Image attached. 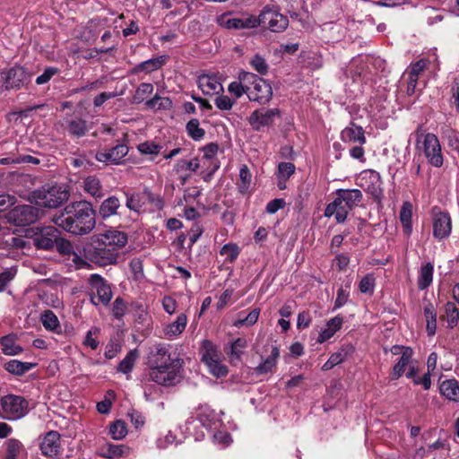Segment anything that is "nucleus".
<instances>
[{
  "instance_id": "obj_19",
  "label": "nucleus",
  "mask_w": 459,
  "mask_h": 459,
  "mask_svg": "<svg viewBox=\"0 0 459 459\" xmlns=\"http://www.w3.org/2000/svg\"><path fill=\"white\" fill-rule=\"evenodd\" d=\"M198 87L205 95L219 93L223 90L221 83L215 76L203 74L198 77Z\"/></svg>"
},
{
  "instance_id": "obj_47",
  "label": "nucleus",
  "mask_w": 459,
  "mask_h": 459,
  "mask_svg": "<svg viewBox=\"0 0 459 459\" xmlns=\"http://www.w3.org/2000/svg\"><path fill=\"white\" fill-rule=\"evenodd\" d=\"M240 249L235 243L225 244L221 251L220 255L225 256V260L230 263H233L238 256Z\"/></svg>"
},
{
  "instance_id": "obj_43",
  "label": "nucleus",
  "mask_w": 459,
  "mask_h": 459,
  "mask_svg": "<svg viewBox=\"0 0 459 459\" xmlns=\"http://www.w3.org/2000/svg\"><path fill=\"white\" fill-rule=\"evenodd\" d=\"M288 18L280 13L267 24L271 31L277 33L284 31L288 28Z\"/></svg>"
},
{
  "instance_id": "obj_44",
  "label": "nucleus",
  "mask_w": 459,
  "mask_h": 459,
  "mask_svg": "<svg viewBox=\"0 0 459 459\" xmlns=\"http://www.w3.org/2000/svg\"><path fill=\"white\" fill-rule=\"evenodd\" d=\"M109 434L113 439H123L127 434L126 423L121 420L114 421L109 426Z\"/></svg>"
},
{
  "instance_id": "obj_27",
  "label": "nucleus",
  "mask_w": 459,
  "mask_h": 459,
  "mask_svg": "<svg viewBox=\"0 0 459 459\" xmlns=\"http://www.w3.org/2000/svg\"><path fill=\"white\" fill-rule=\"evenodd\" d=\"M440 320H446L447 328H455L459 322V310L454 302L448 301L444 306V314L440 316Z\"/></svg>"
},
{
  "instance_id": "obj_16",
  "label": "nucleus",
  "mask_w": 459,
  "mask_h": 459,
  "mask_svg": "<svg viewBox=\"0 0 459 459\" xmlns=\"http://www.w3.org/2000/svg\"><path fill=\"white\" fill-rule=\"evenodd\" d=\"M349 212L344 206V202L335 195L334 199L326 205L324 215L327 218L334 216L337 223H343L346 221Z\"/></svg>"
},
{
  "instance_id": "obj_40",
  "label": "nucleus",
  "mask_w": 459,
  "mask_h": 459,
  "mask_svg": "<svg viewBox=\"0 0 459 459\" xmlns=\"http://www.w3.org/2000/svg\"><path fill=\"white\" fill-rule=\"evenodd\" d=\"M186 130L187 134L195 141H200L205 134V131L200 127L197 118L190 119L186 126Z\"/></svg>"
},
{
  "instance_id": "obj_28",
  "label": "nucleus",
  "mask_w": 459,
  "mask_h": 459,
  "mask_svg": "<svg viewBox=\"0 0 459 459\" xmlns=\"http://www.w3.org/2000/svg\"><path fill=\"white\" fill-rule=\"evenodd\" d=\"M24 446L22 442L16 438H9L4 442V459H20Z\"/></svg>"
},
{
  "instance_id": "obj_13",
  "label": "nucleus",
  "mask_w": 459,
  "mask_h": 459,
  "mask_svg": "<svg viewBox=\"0 0 459 459\" xmlns=\"http://www.w3.org/2000/svg\"><path fill=\"white\" fill-rule=\"evenodd\" d=\"M89 284L96 290L99 302L103 305H108L113 293L110 284L101 275L94 273L89 277Z\"/></svg>"
},
{
  "instance_id": "obj_17",
  "label": "nucleus",
  "mask_w": 459,
  "mask_h": 459,
  "mask_svg": "<svg viewBox=\"0 0 459 459\" xmlns=\"http://www.w3.org/2000/svg\"><path fill=\"white\" fill-rule=\"evenodd\" d=\"M335 195L344 202V206L349 210L352 211L363 199L362 192L359 189H342L339 188L335 191Z\"/></svg>"
},
{
  "instance_id": "obj_6",
  "label": "nucleus",
  "mask_w": 459,
  "mask_h": 459,
  "mask_svg": "<svg viewBox=\"0 0 459 459\" xmlns=\"http://www.w3.org/2000/svg\"><path fill=\"white\" fill-rule=\"evenodd\" d=\"M0 405L3 418L14 420L25 416L29 411V402L22 396L7 394L1 398Z\"/></svg>"
},
{
  "instance_id": "obj_11",
  "label": "nucleus",
  "mask_w": 459,
  "mask_h": 459,
  "mask_svg": "<svg viewBox=\"0 0 459 459\" xmlns=\"http://www.w3.org/2000/svg\"><path fill=\"white\" fill-rule=\"evenodd\" d=\"M276 117H280L278 108L256 109L251 113L248 122L254 130L260 131L262 127L272 126Z\"/></svg>"
},
{
  "instance_id": "obj_26",
  "label": "nucleus",
  "mask_w": 459,
  "mask_h": 459,
  "mask_svg": "<svg viewBox=\"0 0 459 459\" xmlns=\"http://www.w3.org/2000/svg\"><path fill=\"white\" fill-rule=\"evenodd\" d=\"M83 190L94 198L104 196V190L96 176H89L83 180Z\"/></svg>"
},
{
  "instance_id": "obj_5",
  "label": "nucleus",
  "mask_w": 459,
  "mask_h": 459,
  "mask_svg": "<svg viewBox=\"0 0 459 459\" xmlns=\"http://www.w3.org/2000/svg\"><path fill=\"white\" fill-rule=\"evenodd\" d=\"M242 80L248 84L247 97L250 101L264 105L271 100L273 89L266 80L250 72L248 74H244Z\"/></svg>"
},
{
  "instance_id": "obj_18",
  "label": "nucleus",
  "mask_w": 459,
  "mask_h": 459,
  "mask_svg": "<svg viewBox=\"0 0 459 459\" xmlns=\"http://www.w3.org/2000/svg\"><path fill=\"white\" fill-rule=\"evenodd\" d=\"M341 139L344 143H358L360 145L366 143L362 126H357L353 122L341 132Z\"/></svg>"
},
{
  "instance_id": "obj_41",
  "label": "nucleus",
  "mask_w": 459,
  "mask_h": 459,
  "mask_svg": "<svg viewBox=\"0 0 459 459\" xmlns=\"http://www.w3.org/2000/svg\"><path fill=\"white\" fill-rule=\"evenodd\" d=\"M204 352L202 354V361L208 365L212 360L219 359V354L216 350V347L213 343L209 340H204L203 342Z\"/></svg>"
},
{
  "instance_id": "obj_15",
  "label": "nucleus",
  "mask_w": 459,
  "mask_h": 459,
  "mask_svg": "<svg viewBox=\"0 0 459 459\" xmlns=\"http://www.w3.org/2000/svg\"><path fill=\"white\" fill-rule=\"evenodd\" d=\"M452 230L451 218L447 212H439L434 213L433 235L436 238L443 239L447 238Z\"/></svg>"
},
{
  "instance_id": "obj_48",
  "label": "nucleus",
  "mask_w": 459,
  "mask_h": 459,
  "mask_svg": "<svg viewBox=\"0 0 459 459\" xmlns=\"http://www.w3.org/2000/svg\"><path fill=\"white\" fill-rule=\"evenodd\" d=\"M41 323L47 330L54 331L59 326L57 316L49 309L41 315Z\"/></svg>"
},
{
  "instance_id": "obj_51",
  "label": "nucleus",
  "mask_w": 459,
  "mask_h": 459,
  "mask_svg": "<svg viewBox=\"0 0 459 459\" xmlns=\"http://www.w3.org/2000/svg\"><path fill=\"white\" fill-rule=\"evenodd\" d=\"M279 13V11L275 8L266 5L263 8L260 14L257 16L259 20V25H267L275 15Z\"/></svg>"
},
{
  "instance_id": "obj_59",
  "label": "nucleus",
  "mask_w": 459,
  "mask_h": 459,
  "mask_svg": "<svg viewBox=\"0 0 459 459\" xmlns=\"http://www.w3.org/2000/svg\"><path fill=\"white\" fill-rule=\"evenodd\" d=\"M126 310V304L125 300L122 298L117 297L115 299V301L113 302V308H112L113 316L117 319H121L125 316Z\"/></svg>"
},
{
  "instance_id": "obj_53",
  "label": "nucleus",
  "mask_w": 459,
  "mask_h": 459,
  "mask_svg": "<svg viewBox=\"0 0 459 459\" xmlns=\"http://www.w3.org/2000/svg\"><path fill=\"white\" fill-rule=\"evenodd\" d=\"M375 281V277L372 273H368L364 276L359 284L360 292L372 294L374 292Z\"/></svg>"
},
{
  "instance_id": "obj_3",
  "label": "nucleus",
  "mask_w": 459,
  "mask_h": 459,
  "mask_svg": "<svg viewBox=\"0 0 459 459\" xmlns=\"http://www.w3.org/2000/svg\"><path fill=\"white\" fill-rule=\"evenodd\" d=\"M52 222L63 230L75 236L87 235L95 228V211L87 201L73 202L56 212Z\"/></svg>"
},
{
  "instance_id": "obj_25",
  "label": "nucleus",
  "mask_w": 459,
  "mask_h": 459,
  "mask_svg": "<svg viewBox=\"0 0 459 459\" xmlns=\"http://www.w3.org/2000/svg\"><path fill=\"white\" fill-rule=\"evenodd\" d=\"M412 204L406 201L403 202L399 214V219L403 226V231L406 236H410L412 231L411 224Z\"/></svg>"
},
{
  "instance_id": "obj_42",
  "label": "nucleus",
  "mask_w": 459,
  "mask_h": 459,
  "mask_svg": "<svg viewBox=\"0 0 459 459\" xmlns=\"http://www.w3.org/2000/svg\"><path fill=\"white\" fill-rule=\"evenodd\" d=\"M239 179L238 191L241 194H246L251 185L252 175L247 165H242L239 169Z\"/></svg>"
},
{
  "instance_id": "obj_37",
  "label": "nucleus",
  "mask_w": 459,
  "mask_h": 459,
  "mask_svg": "<svg viewBox=\"0 0 459 459\" xmlns=\"http://www.w3.org/2000/svg\"><path fill=\"white\" fill-rule=\"evenodd\" d=\"M424 316L427 321V333L429 336H433L437 330V312L432 304H429L424 307Z\"/></svg>"
},
{
  "instance_id": "obj_52",
  "label": "nucleus",
  "mask_w": 459,
  "mask_h": 459,
  "mask_svg": "<svg viewBox=\"0 0 459 459\" xmlns=\"http://www.w3.org/2000/svg\"><path fill=\"white\" fill-rule=\"evenodd\" d=\"M108 152L112 155V164H119L122 159L128 153V147L126 144H117Z\"/></svg>"
},
{
  "instance_id": "obj_50",
  "label": "nucleus",
  "mask_w": 459,
  "mask_h": 459,
  "mask_svg": "<svg viewBox=\"0 0 459 459\" xmlns=\"http://www.w3.org/2000/svg\"><path fill=\"white\" fill-rule=\"evenodd\" d=\"M259 315L260 309L254 308L245 317L239 316V318L233 323V325L236 327H240L243 325H253L257 322Z\"/></svg>"
},
{
  "instance_id": "obj_60",
  "label": "nucleus",
  "mask_w": 459,
  "mask_h": 459,
  "mask_svg": "<svg viewBox=\"0 0 459 459\" xmlns=\"http://www.w3.org/2000/svg\"><path fill=\"white\" fill-rule=\"evenodd\" d=\"M428 65V60L426 59H420L414 64L411 65V70L409 71L408 74L409 77H413L415 79L419 80V75L427 68Z\"/></svg>"
},
{
  "instance_id": "obj_31",
  "label": "nucleus",
  "mask_w": 459,
  "mask_h": 459,
  "mask_svg": "<svg viewBox=\"0 0 459 459\" xmlns=\"http://www.w3.org/2000/svg\"><path fill=\"white\" fill-rule=\"evenodd\" d=\"M433 272L434 266L431 263H427L421 266L417 281L419 290H423L431 284L433 280Z\"/></svg>"
},
{
  "instance_id": "obj_45",
  "label": "nucleus",
  "mask_w": 459,
  "mask_h": 459,
  "mask_svg": "<svg viewBox=\"0 0 459 459\" xmlns=\"http://www.w3.org/2000/svg\"><path fill=\"white\" fill-rule=\"evenodd\" d=\"M354 351V347L351 343L344 344L341 347V349L333 353L329 359L333 362V364L338 365L343 362L346 358L351 355Z\"/></svg>"
},
{
  "instance_id": "obj_12",
  "label": "nucleus",
  "mask_w": 459,
  "mask_h": 459,
  "mask_svg": "<svg viewBox=\"0 0 459 459\" xmlns=\"http://www.w3.org/2000/svg\"><path fill=\"white\" fill-rule=\"evenodd\" d=\"M60 232L55 227H46L32 238L37 249L50 250L58 240Z\"/></svg>"
},
{
  "instance_id": "obj_29",
  "label": "nucleus",
  "mask_w": 459,
  "mask_h": 459,
  "mask_svg": "<svg viewBox=\"0 0 459 459\" xmlns=\"http://www.w3.org/2000/svg\"><path fill=\"white\" fill-rule=\"evenodd\" d=\"M0 243L4 245V247L12 250H22L30 246V242L27 241L23 237L17 236L14 234L5 235Z\"/></svg>"
},
{
  "instance_id": "obj_21",
  "label": "nucleus",
  "mask_w": 459,
  "mask_h": 459,
  "mask_svg": "<svg viewBox=\"0 0 459 459\" xmlns=\"http://www.w3.org/2000/svg\"><path fill=\"white\" fill-rule=\"evenodd\" d=\"M413 355L412 349H406L403 352V356L400 357L398 361L394 364L391 372V379H399L405 372L406 368L410 365Z\"/></svg>"
},
{
  "instance_id": "obj_36",
  "label": "nucleus",
  "mask_w": 459,
  "mask_h": 459,
  "mask_svg": "<svg viewBox=\"0 0 459 459\" xmlns=\"http://www.w3.org/2000/svg\"><path fill=\"white\" fill-rule=\"evenodd\" d=\"M244 74H248V72H240L238 74V82H232L228 87V91L233 94L236 99L240 98L244 93L247 95L248 84H246L242 80Z\"/></svg>"
},
{
  "instance_id": "obj_33",
  "label": "nucleus",
  "mask_w": 459,
  "mask_h": 459,
  "mask_svg": "<svg viewBox=\"0 0 459 459\" xmlns=\"http://www.w3.org/2000/svg\"><path fill=\"white\" fill-rule=\"evenodd\" d=\"M280 356V351L277 346H273L271 354L269 357L262 362L260 365H258L255 368V372L257 374H264L272 370V368L275 366L277 359Z\"/></svg>"
},
{
  "instance_id": "obj_4",
  "label": "nucleus",
  "mask_w": 459,
  "mask_h": 459,
  "mask_svg": "<svg viewBox=\"0 0 459 459\" xmlns=\"http://www.w3.org/2000/svg\"><path fill=\"white\" fill-rule=\"evenodd\" d=\"M16 193L30 203L47 208H57L70 196L67 187L62 185L43 186L34 191L16 190Z\"/></svg>"
},
{
  "instance_id": "obj_54",
  "label": "nucleus",
  "mask_w": 459,
  "mask_h": 459,
  "mask_svg": "<svg viewBox=\"0 0 459 459\" xmlns=\"http://www.w3.org/2000/svg\"><path fill=\"white\" fill-rule=\"evenodd\" d=\"M207 367L209 368L210 373L217 377H222L227 376L229 369L226 365L220 362L219 359H216L210 362Z\"/></svg>"
},
{
  "instance_id": "obj_63",
  "label": "nucleus",
  "mask_w": 459,
  "mask_h": 459,
  "mask_svg": "<svg viewBox=\"0 0 459 459\" xmlns=\"http://www.w3.org/2000/svg\"><path fill=\"white\" fill-rule=\"evenodd\" d=\"M129 450L125 445H108L107 449V456L109 458L122 456Z\"/></svg>"
},
{
  "instance_id": "obj_46",
  "label": "nucleus",
  "mask_w": 459,
  "mask_h": 459,
  "mask_svg": "<svg viewBox=\"0 0 459 459\" xmlns=\"http://www.w3.org/2000/svg\"><path fill=\"white\" fill-rule=\"evenodd\" d=\"M153 85L149 82H142L139 84L133 97L134 103H142L145 98L153 91Z\"/></svg>"
},
{
  "instance_id": "obj_64",
  "label": "nucleus",
  "mask_w": 459,
  "mask_h": 459,
  "mask_svg": "<svg viewBox=\"0 0 459 459\" xmlns=\"http://www.w3.org/2000/svg\"><path fill=\"white\" fill-rule=\"evenodd\" d=\"M236 100H232L229 96L221 95L218 96L214 103L216 107L221 110H230L235 104Z\"/></svg>"
},
{
  "instance_id": "obj_20",
  "label": "nucleus",
  "mask_w": 459,
  "mask_h": 459,
  "mask_svg": "<svg viewBox=\"0 0 459 459\" xmlns=\"http://www.w3.org/2000/svg\"><path fill=\"white\" fill-rule=\"evenodd\" d=\"M17 335L10 333L0 338L2 351L7 356H15L23 351V348L17 344Z\"/></svg>"
},
{
  "instance_id": "obj_49",
  "label": "nucleus",
  "mask_w": 459,
  "mask_h": 459,
  "mask_svg": "<svg viewBox=\"0 0 459 459\" xmlns=\"http://www.w3.org/2000/svg\"><path fill=\"white\" fill-rule=\"evenodd\" d=\"M14 163H31V164H39L40 160L33 157L31 155H21L16 158L13 157H6L0 159V164L3 165H9V164H14Z\"/></svg>"
},
{
  "instance_id": "obj_24",
  "label": "nucleus",
  "mask_w": 459,
  "mask_h": 459,
  "mask_svg": "<svg viewBox=\"0 0 459 459\" xmlns=\"http://www.w3.org/2000/svg\"><path fill=\"white\" fill-rule=\"evenodd\" d=\"M36 366V363L11 359L4 364V368L10 374L20 377L23 376Z\"/></svg>"
},
{
  "instance_id": "obj_23",
  "label": "nucleus",
  "mask_w": 459,
  "mask_h": 459,
  "mask_svg": "<svg viewBox=\"0 0 459 459\" xmlns=\"http://www.w3.org/2000/svg\"><path fill=\"white\" fill-rule=\"evenodd\" d=\"M167 56H160L155 58H151L149 60L143 61L140 64H138L133 69L134 74H137L140 72H144L146 74L152 73L153 71H156L160 69L161 66H163L166 64Z\"/></svg>"
},
{
  "instance_id": "obj_57",
  "label": "nucleus",
  "mask_w": 459,
  "mask_h": 459,
  "mask_svg": "<svg viewBox=\"0 0 459 459\" xmlns=\"http://www.w3.org/2000/svg\"><path fill=\"white\" fill-rule=\"evenodd\" d=\"M295 172V165L291 162H281L278 165V178L286 181Z\"/></svg>"
},
{
  "instance_id": "obj_35",
  "label": "nucleus",
  "mask_w": 459,
  "mask_h": 459,
  "mask_svg": "<svg viewBox=\"0 0 459 459\" xmlns=\"http://www.w3.org/2000/svg\"><path fill=\"white\" fill-rule=\"evenodd\" d=\"M66 129L70 134L76 137H82L86 134V121L82 118H75L67 121Z\"/></svg>"
},
{
  "instance_id": "obj_55",
  "label": "nucleus",
  "mask_w": 459,
  "mask_h": 459,
  "mask_svg": "<svg viewBox=\"0 0 459 459\" xmlns=\"http://www.w3.org/2000/svg\"><path fill=\"white\" fill-rule=\"evenodd\" d=\"M250 65L261 75H264L268 73L269 67H268V65H267L265 59L258 54H256L250 60Z\"/></svg>"
},
{
  "instance_id": "obj_30",
  "label": "nucleus",
  "mask_w": 459,
  "mask_h": 459,
  "mask_svg": "<svg viewBox=\"0 0 459 459\" xmlns=\"http://www.w3.org/2000/svg\"><path fill=\"white\" fill-rule=\"evenodd\" d=\"M187 317L184 313L178 316L176 321L167 325L164 327V333L169 337L179 335L186 328Z\"/></svg>"
},
{
  "instance_id": "obj_14",
  "label": "nucleus",
  "mask_w": 459,
  "mask_h": 459,
  "mask_svg": "<svg viewBox=\"0 0 459 459\" xmlns=\"http://www.w3.org/2000/svg\"><path fill=\"white\" fill-rule=\"evenodd\" d=\"M61 436L57 431L50 430L42 438L39 447L43 455L57 456L61 452Z\"/></svg>"
},
{
  "instance_id": "obj_10",
  "label": "nucleus",
  "mask_w": 459,
  "mask_h": 459,
  "mask_svg": "<svg viewBox=\"0 0 459 459\" xmlns=\"http://www.w3.org/2000/svg\"><path fill=\"white\" fill-rule=\"evenodd\" d=\"M4 74L5 90H19L28 85L31 80V74L20 65L10 68Z\"/></svg>"
},
{
  "instance_id": "obj_61",
  "label": "nucleus",
  "mask_w": 459,
  "mask_h": 459,
  "mask_svg": "<svg viewBox=\"0 0 459 459\" xmlns=\"http://www.w3.org/2000/svg\"><path fill=\"white\" fill-rule=\"evenodd\" d=\"M59 73V69L53 66L45 68L42 74L36 78V83L39 85L45 84L50 81V79Z\"/></svg>"
},
{
  "instance_id": "obj_8",
  "label": "nucleus",
  "mask_w": 459,
  "mask_h": 459,
  "mask_svg": "<svg viewBox=\"0 0 459 459\" xmlns=\"http://www.w3.org/2000/svg\"><path fill=\"white\" fill-rule=\"evenodd\" d=\"M422 150L429 163L435 168H440L444 162L441 144L435 134L428 133L424 135Z\"/></svg>"
},
{
  "instance_id": "obj_9",
  "label": "nucleus",
  "mask_w": 459,
  "mask_h": 459,
  "mask_svg": "<svg viewBox=\"0 0 459 459\" xmlns=\"http://www.w3.org/2000/svg\"><path fill=\"white\" fill-rule=\"evenodd\" d=\"M381 185V176L378 172L373 169H368L361 173L360 186L364 187L365 191L369 194L377 204H380L384 197Z\"/></svg>"
},
{
  "instance_id": "obj_34",
  "label": "nucleus",
  "mask_w": 459,
  "mask_h": 459,
  "mask_svg": "<svg viewBox=\"0 0 459 459\" xmlns=\"http://www.w3.org/2000/svg\"><path fill=\"white\" fill-rule=\"evenodd\" d=\"M138 355V351L136 349L128 351L126 357L118 364L117 371L124 374L130 373L134 368Z\"/></svg>"
},
{
  "instance_id": "obj_38",
  "label": "nucleus",
  "mask_w": 459,
  "mask_h": 459,
  "mask_svg": "<svg viewBox=\"0 0 459 459\" xmlns=\"http://www.w3.org/2000/svg\"><path fill=\"white\" fill-rule=\"evenodd\" d=\"M247 347V341L245 338H237L230 343V351L227 354L230 356L231 360H239Z\"/></svg>"
},
{
  "instance_id": "obj_32",
  "label": "nucleus",
  "mask_w": 459,
  "mask_h": 459,
  "mask_svg": "<svg viewBox=\"0 0 459 459\" xmlns=\"http://www.w3.org/2000/svg\"><path fill=\"white\" fill-rule=\"evenodd\" d=\"M120 207V202L117 197L110 196L104 200L100 208V213L102 218H108L117 213V210Z\"/></svg>"
},
{
  "instance_id": "obj_7",
  "label": "nucleus",
  "mask_w": 459,
  "mask_h": 459,
  "mask_svg": "<svg viewBox=\"0 0 459 459\" xmlns=\"http://www.w3.org/2000/svg\"><path fill=\"white\" fill-rule=\"evenodd\" d=\"M39 209L30 204H21L11 209L5 218L11 224L19 227L29 226L39 219Z\"/></svg>"
},
{
  "instance_id": "obj_1",
  "label": "nucleus",
  "mask_w": 459,
  "mask_h": 459,
  "mask_svg": "<svg viewBox=\"0 0 459 459\" xmlns=\"http://www.w3.org/2000/svg\"><path fill=\"white\" fill-rule=\"evenodd\" d=\"M182 363L180 359L171 358L169 345L156 344L147 355V368L143 374L142 381L154 382L163 386L174 385L179 377Z\"/></svg>"
},
{
  "instance_id": "obj_56",
  "label": "nucleus",
  "mask_w": 459,
  "mask_h": 459,
  "mask_svg": "<svg viewBox=\"0 0 459 459\" xmlns=\"http://www.w3.org/2000/svg\"><path fill=\"white\" fill-rule=\"evenodd\" d=\"M350 297V285H346L345 287H341L337 290L336 299L334 301L333 309H337L344 306Z\"/></svg>"
},
{
  "instance_id": "obj_2",
  "label": "nucleus",
  "mask_w": 459,
  "mask_h": 459,
  "mask_svg": "<svg viewBox=\"0 0 459 459\" xmlns=\"http://www.w3.org/2000/svg\"><path fill=\"white\" fill-rule=\"evenodd\" d=\"M127 241L128 238L125 232L109 230L92 237L83 247V255L89 262L100 266L115 264L119 257V250Z\"/></svg>"
},
{
  "instance_id": "obj_22",
  "label": "nucleus",
  "mask_w": 459,
  "mask_h": 459,
  "mask_svg": "<svg viewBox=\"0 0 459 459\" xmlns=\"http://www.w3.org/2000/svg\"><path fill=\"white\" fill-rule=\"evenodd\" d=\"M440 394L446 399L459 402V383L456 379H446L439 385Z\"/></svg>"
},
{
  "instance_id": "obj_39",
  "label": "nucleus",
  "mask_w": 459,
  "mask_h": 459,
  "mask_svg": "<svg viewBox=\"0 0 459 459\" xmlns=\"http://www.w3.org/2000/svg\"><path fill=\"white\" fill-rule=\"evenodd\" d=\"M172 105V100L169 97H160L158 94L146 101V106L152 109L169 110Z\"/></svg>"
},
{
  "instance_id": "obj_62",
  "label": "nucleus",
  "mask_w": 459,
  "mask_h": 459,
  "mask_svg": "<svg viewBox=\"0 0 459 459\" xmlns=\"http://www.w3.org/2000/svg\"><path fill=\"white\" fill-rule=\"evenodd\" d=\"M161 146L152 142L146 141L138 145V150L143 154H158Z\"/></svg>"
},
{
  "instance_id": "obj_58",
  "label": "nucleus",
  "mask_w": 459,
  "mask_h": 459,
  "mask_svg": "<svg viewBox=\"0 0 459 459\" xmlns=\"http://www.w3.org/2000/svg\"><path fill=\"white\" fill-rule=\"evenodd\" d=\"M115 397V392L114 391H108L107 396L105 399L101 402H99L97 403V410L101 414H107L109 412L112 405L111 399Z\"/></svg>"
}]
</instances>
